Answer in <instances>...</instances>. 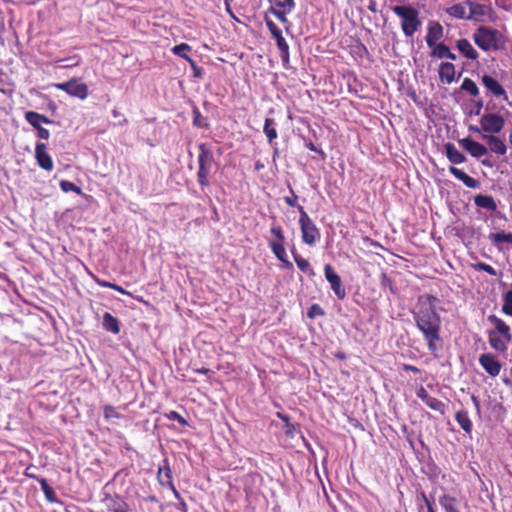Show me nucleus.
I'll return each mask as SVG.
<instances>
[{
  "mask_svg": "<svg viewBox=\"0 0 512 512\" xmlns=\"http://www.w3.org/2000/svg\"><path fill=\"white\" fill-rule=\"evenodd\" d=\"M438 298L434 295L425 294L418 298L420 305L418 311L413 312V318L417 328L422 332L427 342L428 350L435 354L441 343V317L436 311L435 303Z\"/></svg>",
  "mask_w": 512,
  "mask_h": 512,
  "instance_id": "nucleus-1",
  "label": "nucleus"
},
{
  "mask_svg": "<svg viewBox=\"0 0 512 512\" xmlns=\"http://www.w3.org/2000/svg\"><path fill=\"white\" fill-rule=\"evenodd\" d=\"M488 321L494 325V329L488 332V341L494 350L504 353L508 349V344L512 340L510 327L496 315L488 316Z\"/></svg>",
  "mask_w": 512,
  "mask_h": 512,
  "instance_id": "nucleus-2",
  "label": "nucleus"
},
{
  "mask_svg": "<svg viewBox=\"0 0 512 512\" xmlns=\"http://www.w3.org/2000/svg\"><path fill=\"white\" fill-rule=\"evenodd\" d=\"M475 44L483 51H497L504 48V36L497 30L481 26L473 34Z\"/></svg>",
  "mask_w": 512,
  "mask_h": 512,
  "instance_id": "nucleus-3",
  "label": "nucleus"
},
{
  "mask_svg": "<svg viewBox=\"0 0 512 512\" xmlns=\"http://www.w3.org/2000/svg\"><path fill=\"white\" fill-rule=\"evenodd\" d=\"M392 11L401 19V29L406 37H412L421 26L419 11L410 5H398Z\"/></svg>",
  "mask_w": 512,
  "mask_h": 512,
  "instance_id": "nucleus-4",
  "label": "nucleus"
},
{
  "mask_svg": "<svg viewBox=\"0 0 512 512\" xmlns=\"http://www.w3.org/2000/svg\"><path fill=\"white\" fill-rule=\"evenodd\" d=\"M198 149L200 153L198 156L197 181L201 190L204 191L210 185L209 176L215 160L212 150L205 143H200Z\"/></svg>",
  "mask_w": 512,
  "mask_h": 512,
  "instance_id": "nucleus-5",
  "label": "nucleus"
},
{
  "mask_svg": "<svg viewBox=\"0 0 512 512\" xmlns=\"http://www.w3.org/2000/svg\"><path fill=\"white\" fill-rule=\"evenodd\" d=\"M265 24L271 33L272 37L276 40L277 48L280 52V58L282 61V65L285 69H290V53H289V45L285 38L282 35V31L278 28V26L267 16L265 15Z\"/></svg>",
  "mask_w": 512,
  "mask_h": 512,
  "instance_id": "nucleus-6",
  "label": "nucleus"
},
{
  "mask_svg": "<svg viewBox=\"0 0 512 512\" xmlns=\"http://www.w3.org/2000/svg\"><path fill=\"white\" fill-rule=\"evenodd\" d=\"M480 125H482L483 134L496 135L504 128L505 119L496 113H486L481 116Z\"/></svg>",
  "mask_w": 512,
  "mask_h": 512,
  "instance_id": "nucleus-7",
  "label": "nucleus"
},
{
  "mask_svg": "<svg viewBox=\"0 0 512 512\" xmlns=\"http://www.w3.org/2000/svg\"><path fill=\"white\" fill-rule=\"evenodd\" d=\"M54 87L81 100L86 99L88 96V86L77 78L70 79L63 83H56L54 84Z\"/></svg>",
  "mask_w": 512,
  "mask_h": 512,
  "instance_id": "nucleus-8",
  "label": "nucleus"
},
{
  "mask_svg": "<svg viewBox=\"0 0 512 512\" xmlns=\"http://www.w3.org/2000/svg\"><path fill=\"white\" fill-rule=\"evenodd\" d=\"M446 234L457 236L467 247L473 245L480 235L474 226H452Z\"/></svg>",
  "mask_w": 512,
  "mask_h": 512,
  "instance_id": "nucleus-9",
  "label": "nucleus"
},
{
  "mask_svg": "<svg viewBox=\"0 0 512 512\" xmlns=\"http://www.w3.org/2000/svg\"><path fill=\"white\" fill-rule=\"evenodd\" d=\"M469 10V20L484 22L492 17V7L490 4H481L475 1H467Z\"/></svg>",
  "mask_w": 512,
  "mask_h": 512,
  "instance_id": "nucleus-10",
  "label": "nucleus"
},
{
  "mask_svg": "<svg viewBox=\"0 0 512 512\" xmlns=\"http://www.w3.org/2000/svg\"><path fill=\"white\" fill-rule=\"evenodd\" d=\"M324 274L326 280L329 282L331 289L339 299L346 297V290L342 285L340 276L335 272L334 268L330 264H326L324 267Z\"/></svg>",
  "mask_w": 512,
  "mask_h": 512,
  "instance_id": "nucleus-11",
  "label": "nucleus"
},
{
  "mask_svg": "<svg viewBox=\"0 0 512 512\" xmlns=\"http://www.w3.org/2000/svg\"><path fill=\"white\" fill-rule=\"evenodd\" d=\"M285 237L284 235H279L274 240L269 242V246L275 255V257L283 264V267L286 269H293V264L288 260L286 250H285Z\"/></svg>",
  "mask_w": 512,
  "mask_h": 512,
  "instance_id": "nucleus-12",
  "label": "nucleus"
},
{
  "mask_svg": "<svg viewBox=\"0 0 512 512\" xmlns=\"http://www.w3.org/2000/svg\"><path fill=\"white\" fill-rule=\"evenodd\" d=\"M481 83L485 87L487 94H490L496 98H503L504 100H508L506 90L496 78L485 74L481 77Z\"/></svg>",
  "mask_w": 512,
  "mask_h": 512,
  "instance_id": "nucleus-13",
  "label": "nucleus"
},
{
  "mask_svg": "<svg viewBox=\"0 0 512 512\" xmlns=\"http://www.w3.org/2000/svg\"><path fill=\"white\" fill-rule=\"evenodd\" d=\"M479 364L491 377L498 376L502 368L500 361L492 353L481 354Z\"/></svg>",
  "mask_w": 512,
  "mask_h": 512,
  "instance_id": "nucleus-14",
  "label": "nucleus"
},
{
  "mask_svg": "<svg viewBox=\"0 0 512 512\" xmlns=\"http://www.w3.org/2000/svg\"><path fill=\"white\" fill-rule=\"evenodd\" d=\"M458 143L474 158L480 159L488 153V148L485 145L469 138L460 139Z\"/></svg>",
  "mask_w": 512,
  "mask_h": 512,
  "instance_id": "nucleus-15",
  "label": "nucleus"
},
{
  "mask_svg": "<svg viewBox=\"0 0 512 512\" xmlns=\"http://www.w3.org/2000/svg\"><path fill=\"white\" fill-rule=\"evenodd\" d=\"M416 395L419 399H421L431 410L439 412L440 414H445L446 405L442 401L438 400L437 398H434L429 395L427 390L420 386L417 391Z\"/></svg>",
  "mask_w": 512,
  "mask_h": 512,
  "instance_id": "nucleus-16",
  "label": "nucleus"
},
{
  "mask_svg": "<svg viewBox=\"0 0 512 512\" xmlns=\"http://www.w3.org/2000/svg\"><path fill=\"white\" fill-rule=\"evenodd\" d=\"M35 159L39 167L46 171H51L54 167L53 160L47 152V146L43 142H38L35 146Z\"/></svg>",
  "mask_w": 512,
  "mask_h": 512,
  "instance_id": "nucleus-17",
  "label": "nucleus"
},
{
  "mask_svg": "<svg viewBox=\"0 0 512 512\" xmlns=\"http://www.w3.org/2000/svg\"><path fill=\"white\" fill-rule=\"evenodd\" d=\"M482 138H483V140L486 141V143L489 146V150L492 153H495V154L501 155V156H503L507 153V146H506L505 142L500 137H498L496 135L483 134Z\"/></svg>",
  "mask_w": 512,
  "mask_h": 512,
  "instance_id": "nucleus-18",
  "label": "nucleus"
},
{
  "mask_svg": "<svg viewBox=\"0 0 512 512\" xmlns=\"http://www.w3.org/2000/svg\"><path fill=\"white\" fill-rule=\"evenodd\" d=\"M443 36V27L439 22H431L425 37L428 47H433Z\"/></svg>",
  "mask_w": 512,
  "mask_h": 512,
  "instance_id": "nucleus-19",
  "label": "nucleus"
},
{
  "mask_svg": "<svg viewBox=\"0 0 512 512\" xmlns=\"http://www.w3.org/2000/svg\"><path fill=\"white\" fill-rule=\"evenodd\" d=\"M455 66L450 62H442L439 67V78L442 83L451 84L455 81Z\"/></svg>",
  "mask_w": 512,
  "mask_h": 512,
  "instance_id": "nucleus-20",
  "label": "nucleus"
},
{
  "mask_svg": "<svg viewBox=\"0 0 512 512\" xmlns=\"http://www.w3.org/2000/svg\"><path fill=\"white\" fill-rule=\"evenodd\" d=\"M157 479L162 487L166 486L169 481H173L172 470L167 458L162 461V464L158 468Z\"/></svg>",
  "mask_w": 512,
  "mask_h": 512,
  "instance_id": "nucleus-21",
  "label": "nucleus"
},
{
  "mask_svg": "<svg viewBox=\"0 0 512 512\" xmlns=\"http://www.w3.org/2000/svg\"><path fill=\"white\" fill-rule=\"evenodd\" d=\"M444 150L448 160L452 164H462L466 161L465 155L461 151H459L453 143H446L444 145Z\"/></svg>",
  "mask_w": 512,
  "mask_h": 512,
  "instance_id": "nucleus-22",
  "label": "nucleus"
},
{
  "mask_svg": "<svg viewBox=\"0 0 512 512\" xmlns=\"http://www.w3.org/2000/svg\"><path fill=\"white\" fill-rule=\"evenodd\" d=\"M456 47L464 57L470 60H476L479 56L472 44L465 38L459 39L456 43Z\"/></svg>",
  "mask_w": 512,
  "mask_h": 512,
  "instance_id": "nucleus-23",
  "label": "nucleus"
},
{
  "mask_svg": "<svg viewBox=\"0 0 512 512\" xmlns=\"http://www.w3.org/2000/svg\"><path fill=\"white\" fill-rule=\"evenodd\" d=\"M270 7L266 11L265 15L268 16L273 11H293L295 9L294 0H268Z\"/></svg>",
  "mask_w": 512,
  "mask_h": 512,
  "instance_id": "nucleus-24",
  "label": "nucleus"
},
{
  "mask_svg": "<svg viewBox=\"0 0 512 512\" xmlns=\"http://www.w3.org/2000/svg\"><path fill=\"white\" fill-rule=\"evenodd\" d=\"M25 119L26 121L33 126L36 130L42 127V124H51L52 120H50L48 117L34 112V111H27L25 113Z\"/></svg>",
  "mask_w": 512,
  "mask_h": 512,
  "instance_id": "nucleus-25",
  "label": "nucleus"
},
{
  "mask_svg": "<svg viewBox=\"0 0 512 512\" xmlns=\"http://www.w3.org/2000/svg\"><path fill=\"white\" fill-rule=\"evenodd\" d=\"M17 241V233L10 226H0V244L11 247Z\"/></svg>",
  "mask_w": 512,
  "mask_h": 512,
  "instance_id": "nucleus-26",
  "label": "nucleus"
},
{
  "mask_svg": "<svg viewBox=\"0 0 512 512\" xmlns=\"http://www.w3.org/2000/svg\"><path fill=\"white\" fill-rule=\"evenodd\" d=\"M489 239L499 250H503V244L508 243L512 245V233H506L504 231L491 233Z\"/></svg>",
  "mask_w": 512,
  "mask_h": 512,
  "instance_id": "nucleus-27",
  "label": "nucleus"
},
{
  "mask_svg": "<svg viewBox=\"0 0 512 512\" xmlns=\"http://www.w3.org/2000/svg\"><path fill=\"white\" fill-rule=\"evenodd\" d=\"M474 203L477 207L486 209L488 211H495L497 204L492 196L489 195H477L474 198Z\"/></svg>",
  "mask_w": 512,
  "mask_h": 512,
  "instance_id": "nucleus-28",
  "label": "nucleus"
},
{
  "mask_svg": "<svg viewBox=\"0 0 512 512\" xmlns=\"http://www.w3.org/2000/svg\"><path fill=\"white\" fill-rule=\"evenodd\" d=\"M302 239L304 243L313 245L320 238V233L316 226H301Z\"/></svg>",
  "mask_w": 512,
  "mask_h": 512,
  "instance_id": "nucleus-29",
  "label": "nucleus"
},
{
  "mask_svg": "<svg viewBox=\"0 0 512 512\" xmlns=\"http://www.w3.org/2000/svg\"><path fill=\"white\" fill-rule=\"evenodd\" d=\"M102 325L106 331L112 332L113 334H118L120 332L118 319L109 312L104 313Z\"/></svg>",
  "mask_w": 512,
  "mask_h": 512,
  "instance_id": "nucleus-30",
  "label": "nucleus"
},
{
  "mask_svg": "<svg viewBox=\"0 0 512 512\" xmlns=\"http://www.w3.org/2000/svg\"><path fill=\"white\" fill-rule=\"evenodd\" d=\"M450 16H453L458 19H469V10L468 5L466 3L454 4L447 10Z\"/></svg>",
  "mask_w": 512,
  "mask_h": 512,
  "instance_id": "nucleus-31",
  "label": "nucleus"
},
{
  "mask_svg": "<svg viewBox=\"0 0 512 512\" xmlns=\"http://www.w3.org/2000/svg\"><path fill=\"white\" fill-rule=\"evenodd\" d=\"M439 503L445 512H460L458 509V500L448 494L439 497Z\"/></svg>",
  "mask_w": 512,
  "mask_h": 512,
  "instance_id": "nucleus-32",
  "label": "nucleus"
},
{
  "mask_svg": "<svg viewBox=\"0 0 512 512\" xmlns=\"http://www.w3.org/2000/svg\"><path fill=\"white\" fill-rule=\"evenodd\" d=\"M455 419L460 427L468 434L472 432L473 424L469 418L467 411L460 410L456 412Z\"/></svg>",
  "mask_w": 512,
  "mask_h": 512,
  "instance_id": "nucleus-33",
  "label": "nucleus"
},
{
  "mask_svg": "<svg viewBox=\"0 0 512 512\" xmlns=\"http://www.w3.org/2000/svg\"><path fill=\"white\" fill-rule=\"evenodd\" d=\"M291 252L293 254V258L295 260V263H296L297 267L302 272L308 273L309 276H315V272L310 267V263L308 262V260L304 259L299 254H297L294 248L291 250Z\"/></svg>",
  "mask_w": 512,
  "mask_h": 512,
  "instance_id": "nucleus-34",
  "label": "nucleus"
},
{
  "mask_svg": "<svg viewBox=\"0 0 512 512\" xmlns=\"http://www.w3.org/2000/svg\"><path fill=\"white\" fill-rule=\"evenodd\" d=\"M264 133L270 144L277 138L276 122L272 118H267L264 123Z\"/></svg>",
  "mask_w": 512,
  "mask_h": 512,
  "instance_id": "nucleus-35",
  "label": "nucleus"
},
{
  "mask_svg": "<svg viewBox=\"0 0 512 512\" xmlns=\"http://www.w3.org/2000/svg\"><path fill=\"white\" fill-rule=\"evenodd\" d=\"M37 480L40 484L41 490L44 493L47 501H49L50 503L57 502V497H56L55 491L48 484L47 480L45 478H37Z\"/></svg>",
  "mask_w": 512,
  "mask_h": 512,
  "instance_id": "nucleus-36",
  "label": "nucleus"
},
{
  "mask_svg": "<svg viewBox=\"0 0 512 512\" xmlns=\"http://www.w3.org/2000/svg\"><path fill=\"white\" fill-rule=\"evenodd\" d=\"M460 89L462 91L467 92L468 94H470L473 97H478L480 94L479 88H478L477 84L475 83V81H473L472 79H470L468 77L463 79Z\"/></svg>",
  "mask_w": 512,
  "mask_h": 512,
  "instance_id": "nucleus-37",
  "label": "nucleus"
},
{
  "mask_svg": "<svg viewBox=\"0 0 512 512\" xmlns=\"http://www.w3.org/2000/svg\"><path fill=\"white\" fill-rule=\"evenodd\" d=\"M278 417L285 423V433L289 436H294L296 432L300 430L299 424H294L290 422V418L288 415L278 413Z\"/></svg>",
  "mask_w": 512,
  "mask_h": 512,
  "instance_id": "nucleus-38",
  "label": "nucleus"
},
{
  "mask_svg": "<svg viewBox=\"0 0 512 512\" xmlns=\"http://www.w3.org/2000/svg\"><path fill=\"white\" fill-rule=\"evenodd\" d=\"M430 48L432 49L430 52L431 57L444 59L448 55L449 47L443 43H437L435 46Z\"/></svg>",
  "mask_w": 512,
  "mask_h": 512,
  "instance_id": "nucleus-39",
  "label": "nucleus"
},
{
  "mask_svg": "<svg viewBox=\"0 0 512 512\" xmlns=\"http://www.w3.org/2000/svg\"><path fill=\"white\" fill-rule=\"evenodd\" d=\"M502 312L506 315L512 316V290L507 291L503 295Z\"/></svg>",
  "mask_w": 512,
  "mask_h": 512,
  "instance_id": "nucleus-40",
  "label": "nucleus"
},
{
  "mask_svg": "<svg viewBox=\"0 0 512 512\" xmlns=\"http://www.w3.org/2000/svg\"><path fill=\"white\" fill-rule=\"evenodd\" d=\"M191 50V47L187 43H181L178 45H175L171 51L174 55L179 56L186 60V57H189L186 52H189Z\"/></svg>",
  "mask_w": 512,
  "mask_h": 512,
  "instance_id": "nucleus-41",
  "label": "nucleus"
},
{
  "mask_svg": "<svg viewBox=\"0 0 512 512\" xmlns=\"http://www.w3.org/2000/svg\"><path fill=\"white\" fill-rule=\"evenodd\" d=\"M193 125L200 128L208 127L207 119L201 115L198 108L193 109Z\"/></svg>",
  "mask_w": 512,
  "mask_h": 512,
  "instance_id": "nucleus-42",
  "label": "nucleus"
},
{
  "mask_svg": "<svg viewBox=\"0 0 512 512\" xmlns=\"http://www.w3.org/2000/svg\"><path fill=\"white\" fill-rule=\"evenodd\" d=\"M60 188L64 192H75L76 194H81V188L77 186L75 183L68 180L60 181Z\"/></svg>",
  "mask_w": 512,
  "mask_h": 512,
  "instance_id": "nucleus-43",
  "label": "nucleus"
},
{
  "mask_svg": "<svg viewBox=\"0 0 512 512\" xmlns=\"http://www.w3.org/2000/svg\"><path fill=\"white\" fill-rule=\"evenodd\" d=\"M292 11H273L270 12L273 14L282 24L285 25L286 32L290 31V22L287 18V15L290 14Z\"/></svg>",
  "mask_w": 512,
  "mask_h": 512,
  "instance_id": "nucleus-44",
  "label": "nucleus"
},
{
  "mask_svg": "<svg viewBox=\"0 0 512 512\" xmlns=\"http://www.w3.org/2000/svg\"><path fill=\"white\" fill-rule=\"evenodd\" d=\"M186 61L189 63L193 71V76L197 79H202L204 76V69L199 67L191 57H186Z\"/></svg>",
  "mask_w": 512,
  "mask_h": 512,
  "instance_id": "nucleus-45",
  "label": "nucleus"
},
{
  "mask_svg": "<svg viewBox=\"0 0 512 512\" xmlns=\"http://www.w3.org/2000/svg\"><path fill=\"white\" fill-rule=\"evenodd\" d=\"M324 314L325 312L319 304H312L307 311V316L310 319H313L317 316H323Z\"/></svg>",
  "mask_w": 512,
  "mask_h": 512,
  "instance_id": "nucleus-46",
  "label": "nucleus"
},
{
  "mask_svg": "<svg viewBox=\"0 0 512 512\" xmlns=\"http://www.w3.org/2000/svg\"><path fill=\"white\" fill-rule=\"evenodd\" d=\"M476 269L480 270V271H484L486 273H488L489 275L491 276H496L497 275V272L496 270L489 264H486V263H483V262H479L476 264Z\"/></svg>",
  "mask_w": 512,
  "mask_h": 512,
  "instance_id": "nucleus-47",
  "label": "nucleus"
},
{
  "mask_svg": "<svg viewBox=\"0 0 512 512\" xmlns=\"http://www.w3.org/2000/svg\"><path fill=\"white\" fill-rule=\"evenodd\" d=\"M104 417L106 419L119 418L120 414L116 411V409L112 405H106V406H104Z\"/></svg>",
  "mask_w": 512,
  "mask_h": 512,
  "instance_id": "nucleus-48",
  "label": "nucleus"
},
{
  "mask_svg": "<svg viewBox=\"0 0 512 512\" xmlns=\"http://www.w3.org/2000/svg\"><path fill=\"white\" fill-rule=\"evenodd\" d=\"M461 182L468 188H477L479 186V181L469 176L468 174Z\"/></svg>",
  "mask_w": 512,
  "mask_h": 512,
  "instance_id": "nucleus-49",
  "label": "nucleus"
},
{
  "mask_svg": "<svg viewBox=\"0 0 512 512\" xmlns=\"http://www.w3.org/2000/svg\"><path fill=\"white\" fill-rule=\"evenodd\" d=\"M449 172L459 181H462L464 177L467 175V173H465L463 170L456 168L454 166H451L449 168Z\"/></svg>",
  "mask_w": 512,
  "mask_h": 512,
  "instance_id": "nucleus-50",
  "label": "nucleus"
},
{
  "mask_svg": "<svg viewBox=\"0 0 512 512\" xmlns=\"http://www.w3.org/2000/svg\"><path fill=\"white\" fill-rule=\"evenodd\" d=\"M93 280L101 287H105V288H110V289H113V286L115 283H111L109 281H106V280H103V279H100L99 277H97L96 275L94 274H91Z\"/></svg>",
  "mask_w": 512,
  "mask_h": 512,
  "instance_id": "nucleus-51",
  "label": "nucleus"
},
{
  "mask_svg": "<svg viewBox=\"0 0 512 512\" xmlns=\"http://www.w3.org/2000/svg\"><path fill=\"white\" fill-rule=\"evenodd\" d=\"M112 115H113L114 118H121V120L118 123L120 126H125V125L128 124L127 118L124 117V115L121 114L118 109H116V108L113 109L112 110Z\"/></svg>",
  "mask_w": 512,
  "mask_h": 512,
  "instance_id": "nucleus-52",
  "label": "nucleus"
},
{
  "mask_svg": "<svg viewBox=\"0 0 512 512\" xmlns=\"http://www.w3.org/2000/svg\"><path fill=\"white\" fill-rule=\"evenodd\" d=\"M169 419L171 420H176L177 422H179L180 424L182 425H185L187 424L186 420L176 411H171L169 413Z\"/></svg>",
  "mask_w": 512,
  "mask_h": 512,
  "instance_id": "nucleus-53",
  "label": "nucleus"
},
{
  "mask_svg": "<svg viewBox=\"0 0 512 512\" xmlns=\"http://www.w3.org/2000/svg\"><path fill=\"white\" fill-rule=\"evenodd\" d=\"M484 102L482 99H479L475 101L474 103V109L471 111V114L479 116L481 114V111L483 109Z\"/></svg>",
  "mask_w": 512,
  "mask_h": 512,
  "instance_id": "nucleus-54",
  "label": "nucleus"
},
{
  "mask_svg": "<svg viewBox=\"0 0 512 512\" xmlns=\"http://www.w3.org/2000/svg\"><path fill=\"white\" fill-rule=\"evenodd\" d=\"M381 284L383 287H389L392 290L393 282L385 273L381 275Z\"/></svg>",
  "mask_w": 512,
  "mask_h": 512,
  "instance_id": "nucleus-55",
  "label": "nucleus"
},
{
  "mask_svg": "<svg viewBox=\"0 0 512 512\" xmlns=\"http://www.w3.org/2000/svg\"><path fill=\"white\" fill-rule=\"evenodd\" d=\"M37 136L40 139L47 140L49 138V136H50L49 130H47L44 127H41L39 129H37Z\"/></svg>",
  "mask_w": 512,
  "mask_h": 512,
  "instance_id": "nucleus-56",
  "label": "nucleus"
},
{
  "mask_svg": "<svg viewBox=\"0 0 512 512\" xmlns=\"http://www.w3.org/2000/svg\"><path fill=\"white\" fill-rule=\"evenodd\" d=\"M165 487H168L173 492V495L177 500L182 499V497H181L180 493L177 491L173 481H169V483Z\"/></svg>",
  "mask_w": 512,
  "mask_h": 512,
  "instance_id": "nucleus-57",
  "label": "nucleus"
},
{
  "mask_svg": "<svg viewBox=\"0 0 512 512\" xmlns=\"http://www.w3.org/2000/svg\"><path fill=\"white\" fill-rule=\"evenodd\" d=\"M165 487H168L173 492V495L177 500L182 499V497H181L180 493L177 491L173 481H169V483Z\"/></svg>",
  "mask_w": 512,
  "mask_h": 512,
  "instance_id": "nucleus-58",
  "label": "nucleus"
},
{
  "mask_svg": "<svg viewBox=\"0 0 512 512\" xmlns=\"http://www.w3.org/2000/svg\"><path fill=\"white\" fill-rule=\"evenodd\" d=\"M297 195H295L293 192H292V196H287L285 197V202L291 206V207H294L296 206V202H297Z\"/></svg>",
  "mask_w": 512,
  "mask_h": 512,
  "instance_id": "nucleus-59",
  "label": "nucleus"
},
{
  "mask_svg": "<svg viewBox=\"0 0 512 512\" xmlns=\"http://www.w3.org/2000/svg\"><path fill=\"white\" fill-rule=\"evenodd\" d=\"M270 232L275 238L283 234V231L280 226H272Z\"/></svg>",
  "mask_w": 512,
  "mask_h": 512,
  "instance_id": "nucleus-60",
  "label": "nucleus"
},
{
  "mask_svg": "<svg viewBox=\"0 0 512 512\" xmlns=\"http://www.w3.org/2000/svg\"><path fill=\"white\" fill-rule=\"evenodd\" d=\"M177 509L180 512H187L188 511V506H187V504H186V502L184 501L183 498L179 500V504L177 505Z\"/></svg>",
  "mask_w": 512,
  "mask_h": 512,
  "instance_id": "nucleus-61",
  "label": "nucleus"
},
{
  "mask_svg": "<svg viewBox=\"0 0 512 512\" xmlns=\"http://www.w3.org/2000/svg\"><path fill=\"white\" fill-rule=\"evenodd\" d=\"M113 290H115V291H117V292H119L121 294L131 296V293L129 291L125 290L124 288H122L121 286H119L117 284H114Z\"/></svg>",
  "mask_w": 512,
  "mask_h": 512,
  "instance_id": "nucleus-62",
  "label": "nucleus"
},
{
  "mask_svg": "<svg viewBox=\"0 0 512 512\" xmlns=\"http://www.w3.org/2000/svg\"><path fill=\"white\" fill-rule=\"evenodd\" d=\"M404 370L405 371H411L413 373H419L420 372V370L416 366L409 365V364H405L404 365Z\"/></svg>",
  "mask_w": 512,
  "mask_h": 512,
  "instance_id": "nucleus-63",
  "label": "nucleus"
},
{
  "mask_svg": "<svg viewBox=\"0 0 512 512\" xmlns=\"http://www.w3.org/2000/svg\"><path fill=\"white\" fill-rule=\"evenodd\" d=\"M469 131L476 132V133H482L483 134L482 125H480V126L470 125L469 126Z\"/></svg>",
  "mask_w": 512,
  "mask_h": 512,
  "instance_id": "nucleus-64",
  "label": "nucleus"
}]
</instances>
